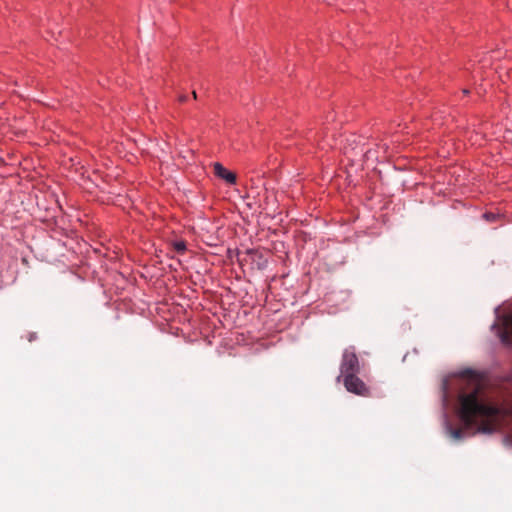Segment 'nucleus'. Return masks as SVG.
I'll return each mask as SVG.
<instances>
[{
  "label": "nucleus",
  "mask_w": 512,
  "mask_h": 512,
  "mask_svg": "<svg viewBox=\"0 0 512 512\" xmlns=\"http://www.w3.org/2000/svg\"><path fill=\"white\" fill-rule=\"evenodd\" d=\"M174 249H175L178 253H184V252H185V250H186V244H185V242H183V241L175 242V243H174Z\"/></svg>",
  "instance_id": "6"
},
{
  "label": "nucleus",
  "mask_w": 512,
  "mask_h": 512,
  "mask_svg": "<svg viewBox=\"0 0 512 512\" xmlns=\"http://www.w3.org/2000/svg\"><path fill=\"white\" fill-rule=\"evenodd\" d=\"M494 327L503 342L512 343V313L500 317Z\"/></svg>",
  "instance_id": "3"
},
{
  "label": "nucleus",
  "mask_w": 512,
  "mask_h": 512,
  "mask_svg": "<svg viewBox=\"0 0 512 512\" xmlns=\"http://www.w3.org/2000/svg\"><path fill=\"white\" fill-rule=\"evenodd\" d=\"M485 217H487L488 219H491V216H489L488 214H485Z\"/></svg>",
  "instance_id": "10"
},
{
  "label": "nucleus",
  "mask_w": 512,
  "mask_h": 512,
  "mask_svg": "<svg viewBox=\"0 0 512 512\" xmlns=\"http://www.w3.org/2000/svg\"><path fill=\"white\" fill-rule=\"evenodd\" d=\"M360 371L358 357L353 347L347 348L343 352L340 365L341 376L356 375Z\"/></svg>",
  "instance_id": "2"
},
{
  "label": "nucleus",
  "mask_w": 512,
  "mask_h": 512,
  "mask_svg": "<svg viewBox=\"0 0 512 512\" xmlns=\"http://www.w3.org/2000/svg\"><path fill=\"white\" fill-rule=\"evenodd\" d=\"M213 169L217 177L225 180L229 184L236 183V174L228 171L222 164L218 162L214 163Z\"/></svg>",
  "instance_id": "5"
},
{
  "label": "nucleus",
  "mask_w": 512,
  "mask_h": 512,
  "mask_svg": "<svg viewBox=\"0 0 512 512\" xmlns=\"http://www.w3.org/2000/svg\"><path fill=\"white\" fill-rule=\"evenodd\" d=\"M186 99H187V97H186V96H181V97L179 98V100H180L181 102L186 101Z\"/></svg>",
  "instance_id": "8"
},
{
  "label": "nucleus",
  "mask_w": 512,
  "mask_h": 512,
  "mask_svg": "<svg viewBox=\"0 0 512 512\" xmlns=\"http://www.w3.org/2000/svg\"><path fill=\"white\" fill-rule=\"evenodd\" d=\"M485 217H487L488 219H491V216H489L488 214H485Z\"/></svg>",
  "instance_id": "11"
},
{
  "label": "nucleus",
  "mask_w": 512,
  "mask_h": 512,
  "mask_svg": "<svg viewBox=\"0 0 512 512\" xmlns=\"http://www.w3.org/2000/svg\"><path fill=\"white\" fill-rule=\"evenodd\" d=\"M344 386L351 393L359 396H369V388L357 377V374L344 377Z\"/></svg>",
  "instance_id": "4"
},
{
  "label": "nucleus",
  "mask_w": 512,
  "mask_h": 512,
  "mask_svg": "<svg viewBox=\"0 0 512 512\" xmlns=\"http://www.w3.org/2000/svg\"><path fill=\"white\" fill-rule=\"evenodd\" d=\"M460 381L467 382L470 390L459 393L458 416L463 427L448 426L451 438L461 440L468 434H492L508 425L512 412L481 397V385L471 370L461 373Z\"/></svg>",
  "instance_id": "1"
},
{
  "label": "nucleus",
  "mask_w": 512,
  "mask_h": 512,
  "mask_svg": "<svg viewBox=\"0 0 512 512\" xmlns=\"http://www.w3.org/2000/svg\"><path fill=\"white\" fill-rule=\"evenodd\" d=\"M192 95H193V98L196 99L197 98V94L195 91L192 92Z\"/></svg>",
  "instance_id": "9"
},
{
  "label": "nucleus",
  "mask_w": 512,
  "mask_h": 512,
  "mask_svg": "<svg viewBox=\"0 0 512 512\" xmlns=\"http://www.w3.org/2000/svg\"><path fill=\"white\" fill-rule=\"evenodd\" d=\"M365 156L367 158L371 157L372 156V151L371 150L366 151Z\"/></svg>",
  "instance_id": "7"
}]
</instances>
